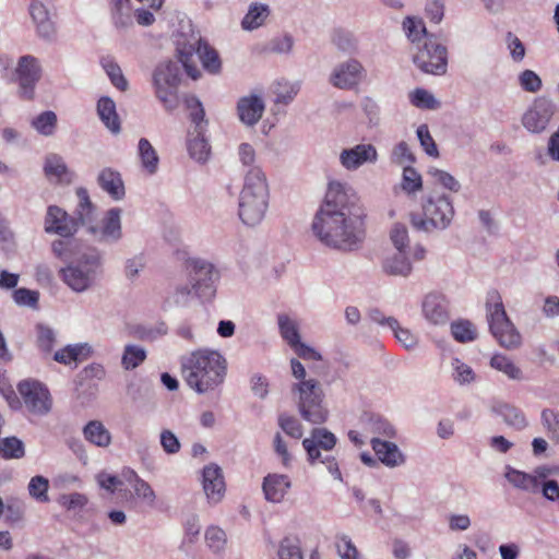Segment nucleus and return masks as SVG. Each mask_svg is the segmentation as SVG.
Wrapping results in <instances>:
<instances>
[{
  "label": "nucleus",
  "mask_w": 559,
  "mask_h": 559,
  "mask_svg": "<svg viewBox=\"0 0 559 559\" xmlns=\"http://www.w3.org/2000/svg\"><path fill=\"white\" fill-rule=\"evenodd\" d=\"M365 217L355 190L347 183L330 181L311 229L323 245L352 251L359 248L365 238Z\"/></svg>",
  "instance_id": "1"
},
{
  "label": "nucleus",
  "mask_w": 559,
  "mask_h": 559,
  "mask_svg": "<svg viewBox=\"0 0 559 559\" xmlns=\"http://www.w3.org/2000/svg\"><path fill=\"white\" fill-rule=\"evenodd\" d=\"M181 376L187 385L199 394L215 390L227 373V360L217 350L197 349L180 359Z\"/></svg>",
  "instance_id": "2"
},
{
  "label": "nucleus",
  "mask_w": 559,
  "mask_h": 559,
  "mask_svg": "<svg viewBox=\"0 0 559 559\" xmlns=\"http://www.w3.org/2000/svg\"><path fill=\"white\" fill-rule=\"evenodd\" d=\"M269 200L270 190L264 171L260 167L247 169L238 203L241 222L250 227L259 225L267 212Z\"/></svg>",
  "instance_id": "3"
},
{
  "label": "nucleus",
  "mask_w": 559,
  "mask_h": 559,
  "mask_svg": "<svg viewBox=\"0 0 559 559\" xmlns=\"http://www.w3.org/2000/svg\"><path fill=\"white\" fill-rule=\"evenodd\" d=\"M176 51L187 74L193 80H198L201 76V72L194 61L195 56L207 72L212 74L221 72L222 62L217 51L210 47L209 44L194 32H191L189 35L180 34L178 36L176 40Z\"/></svg>",
  "instance_id": "4"
},
{
  "label": "nucleus",
  "mask_w": 559,
  "mask_h": 559,
  "mask_svg": "<svg viewBox=\"0 0 559 559\" xmlns=\"http://www.w3.org/2000/svg\"><path fill=\"white\" fill-rule=\"evenodd\" d=\"M421 207L423 215L411 213V224L416 230L428 234L447 229L455 215L452 200L443 193L426 197Z\"/></svg>",
  "instance_id": "5"
},
{
  "label": "nucleus",
  "mask_w": 559,
  "mask_h": 559,
  "mask_svg": "<svg viewBox=\"0 0 559 559\" xmlns=\"http://www.w3.org/2000/svg\"><path fill=\"white\" fill-rule=\"evenodd\" d=\"M485 307L489 331L500 346L507 349L518 348L522 341L521 334L509 319L498 290L491 289L487 293Z\"/></svg>",
  "instance_id": "6"
},
{
  "label": "nucleus",
  "mask_w": 559,
  "mask_h": 559,
  "mask_svg": "<svg viewBox=\"0 0 559 559\" xmlns=\"http://www.w3.org/2000/svg\"><path fill=\"white\" fill-rule=\"evenodd\" d=\"M102 273V258L97 252L83 253L60 270L64 284L79 294L92 289Z\"/></svg>",
  "instance_id": "7"
},
{
  "label": "nucleus",
  "mask_w": 559,
  "mask_h": 559,
  "mask_svg": "<svg viewBox=\"0 0 559 559\" xmlns=\"http://www.w3.org/2000/svg\"><path fill=\"white\" fill-rule=\"evenodd\" d=\"M292 393L302 419L314 425L323 424L326 420L329 411L324 403L325 394L317 379L309 378L307 381H298L293 384Z\"/></svg>",
  "instance_id": "8"
},
{
  "label": "nucleus",
  "mask_w": 559,
  "mask_h": 559,
  "mask_svg": "<svg viewBox=\"0 0 559 559\" xmlns=\"http://www.w3.org/2000/svg\"><path fill=\"white\" fill-rule=\"evenodd\" d=\"M164 0H110V14L116 28L128 29L136 22L150 26L155 22L151 10H159Z\"/></svg>",
  "instance_id": "9"
},
{
  "label": "nucleus",
  "mask_w": 559,
  "mask_h": 559,
  "mask_svg": "<svg viewBox=\"0 0 559 559\" xmlns=\"http://www.w3.org/2000/svg\"><path fill=\"white\" fill-rule=\"evenodd\" d=\"M179 84L180 67L176 61L167 60L156 66L153 71L155 96L167 111H173L179 106Z\"/></svg>",
  "instance_id": "10"
},
{
  "label": "nucleus",
  "mask_w": 559,
  "mask_h": 559,
  "mask_svg": "<svg viewBox=\"0 0 559 559\" xmlns=\"http://www.w3.org/2000/svg\"><path fill=\"white\" fill-rule=\"evenodd\" d=\"M413 52L414 64L424 73L443 75L448 70L447 47L437 41L435 37H427Z\"/></svg>",
  "instance_id": "11"
},
{
  "label": "nucleus",
  "mask_w": 559,
  "mask_h": 559,
  "mask_svg": "<svg viewBox=\"0 0 559 559\" xmlns=\"http://www.w3.org/2000/svg\"><path fill=\"white\" fill-rule=\"evenodd\" d=\"M188 269L195 296L203 300L213 298L216 292L215 282L218 278L214 265L202 259H192L188 262Z\"/></svg>",
  "instance_id": "12"
},
{
  "label": "nucleus",
  "mask_w": 559,
  "mask_h": 559,
  "mask_svg": "<svg viewBox=\"0 0 559 559\" xmlns=\"http://www.w3.org/2000/svg\"><path fill=\"white\" fill-rule=\"evenodd\" d=\"M40 76L41 68L36 57L32 55L20 57L14 70V81L19 85V96L26 100L33 99Z\"/></svg>",
  "instance_id": "13"
},
{
  "label": "nucleus",
  "mask_w": 559,
  "mask_h": 559,
  "mask_svg": "<svg viewBox=\"0 0 559 559\" xmlns=\"http://www.w3.org/2000/svg\"><path fill=\"white\" fill-rule=\"evenodd\" d=\"M556 112L555 103L546 97H536L522 116V126L531 133L546 131Z\"/></svg>",
  "instance_id": "14"
},
{
  "label": "nucleus",
  "mask_w": 559,
  "mask_h": 559,
  "mask_svg": "<svg viewBox=\"0 0 559 559\" xmlns=\"http://www.w3.org/2000/svg\"><path fill=\"white\" fill-rule=\"evenodd\" d=\"M23 403L34 415L44 416L51 409V399L49 391L38 381L24 380L17 385Z\"/></svg>",
  "instance_id": "15"
},
{
  "label": "nucleus",
  "mask_w": 559,
  "mask_h": 559,
  "mask_svg": "<svg viewBox=\"0 0 559 559\" xmlns=\"http://www.w3.org/2000/svg\"><path fill=\"white\" fill-rule=\"evenodd\" d=\"M121 214V209L111 207L105 213L99 225H91L88 227V231L97 242L112 246L122 239Z\"/></svg>",
  "instance_id": "16"
},
{
  "label": "nucleus",
  "mask_w": 559,
  "mask_h": 559,
  "mask_svg": "<svg viewBox=\"0 0 559 559\" xmlns=\"http://www.w3.org/2000/svg\"><path fill=\"white\" fill-rule=\"evenodd\" d=\"M365 76V68L357 59L350 58L338 63L330 75V83L340 90H352Z\"/></svg>",
  "instance_id": "17"
},
{
  "label": "nucleus",
  "mask_w": 559,
  "mask_h": 559,
  "mask_svg": "<svg viewBox=\"0 0 559 559\" xmlns=\"http://www.w3.org/2000/svg\"><path fill=\"white\" fill-rule=\"evenodd\" d=\"M378 158L377 147L371 143H359L340 153V164L349 171H355L366 164L373 165Z\"/></svg>",
  "instance_id": "18"
},
{
  "label": "nucleus",
  "mask_w": 559,
  "mask_h": 559,
  "mask_svg": "<svg viewBox=\"0 0 559 559\" xmlns=\"http://www.w3.org/2000/svg\"><path fill=\"white\" fill-rule=\"evenodd\" d=\"M28 12L37 36L49 43L55 40L57 25L49 8L41 1L34 0L29 3Z\"/></svg>",
  "instance_id": "19"
},
{
  "label": "nucleus",
  "mask_w": 559,
  "mask_h": 559,
  "mask_svg": "<svg viewBox=\"0 0 559 559\" xmlns=\"http://www.w3.org/2000/svg\"><path fill=\"white\" fill-rule=\"evenodd\" d=\"M79 228V224L74 217L70 216L66 211L56 205H50L45 217V231L48 234H57L62 238L72 237Z\"/></svg>",
  "instance_id": "20"
},
{
  "label": "nucleus",
  "mask_w": 559,
  "mask_h": 559,
  "mask_svg": "<svg viewBox=\"0 0 559 559\" xmlns=\"http://www.w3.org/2000/svg\"><path fill=\"white\" fill-rule=\"evenodd\" d=\"M335 444L336 437L325 428H314L311 436L302 441L310 464H314L317 460L321 459V449L330 451Z\"/></svg>",
  "instance_id": "21"
},
{
  "label": "nucleus",
  "mask_w": 559,
  "mask_h": 559,
  "mask_svg": "<svg viewBox=\"0 0 559 559\" xmlns=\"http://www.w3.org/2000/svg\"><path fill=\"white\" fill-rule=\"evenodd\" d=\"M264 110L265 104L260 95L251 94L238 99V117L248 127L257 124L262 118Z\"/></svg>",
  "instance_id": "22"
},
{
  "label": "nucleus",
  "mask_w": 559,
  "mask_h": 559,
  "mask_svg": "<svg viewBox=\"0 0 559 559\" xmlns=\"http://www.w3.org/2000/svg\"><path fill=\"white\" fill-rule=\"evenodd\" d=\"M421 311L427 321L435 325L445 324L449 320L448 304L444 296L429 293L421 302Z\"/></svg>",
  "instance_id": "23"
},
{
  "label": "nucleus",
  "mask_w": 559,
  "mask_h": 559,
  "mask_svg": "<svg viewBox=\"0 0 559 559\" xmlns=\"http://www.w3.org/2000/svg\"><path fill=\"white\" fill-rule=\"evenodd\" d=\"M203 490L210 503H217L225 492V483L219 466L215 464L203 468L202 474Z\"/></svg>",
  "instance_id": "24"
},
{
  "label": "nucleus",
  "mask_w": 559,
  "mask_h": 559,
  "mask_svg": "<svg viewBox=\"0 0 559 559\" xmlns=\"http://www.w3.org/2000/svg\"><path fill=\"white\" fill-rule=\"evenodd\" d=\"M97 183L112 200L120 201L126 195L121 174L110 167L103 168L97 175Z\"/></svg>",
  "instance_id": "25"
},
{
  "label": "nucleus",
  "mask_w": 559,
  "mask_h": 559,
  "mask_svg": "<svg viewBox=\"0 0 559 559\" xmlns=\"http://www.w3.org/2000/svg\"><path fill=\"white\" fill-rule=\"evenodd\" d=\"M372 450L378 460L388 467H396L405 462V456L399 447L391 441H383L377 437L370 440Z\"/></svg>",
  "instance_id": "26"
},
{
  "label": "nucleus",
  "mask_w": 559,
  "mask_h": 559,
  "mask_svg": "<svg viewBox=\"0 0 559 559\" xmlns=\"http://www.w3.org/2000/svg\"><path fill=\"white\" fill-rule=\"evenodd\" d=\"M290 487L289 477L282 474H269L264 477L262 484L265 499L273 503L281 502Z\"/></svg>",
  "instance_id": "27"
},
{
  "label": "nucleus",
  "mask_w": 559,
  "mask_h": 559,
  "mask_svg": "<svg viewBox=\"0 0 559 559\" xmlns=\"http://www.w3.org/2000/svg\"><path fill=\"white\" fill-rule=\"evenodd\" d=\"M402 28L412 44V50L421 45L427 37H435L433 34L427 32L423 19L418 16H406L402 22Z\"/></svg>",
  "instance_id": "28"
},
{
  "label": "nucleus",
  "mask_w": 559,
  "mask_h": 559,
  "mask_svg": "<svg viewBox=\"0 0 559 559\" xmlns=\"http://www.w3.org/2000/svg\"><path fill=\"white\" fill-rule=\"evenodd\" d=\"M97 114L102 122L109 131L115 134L120 132V119L116 110V104L110 97L103 96L98 99Z\"/></svg>",
  "instance_id": "29"
},
{
  "label": "nucleus",
  "mask_w": 559,
  "mask_h": 559,
  "mask_svg": "<svg viewBox=\"0 0 559 559\" xmlns=\"http://www.w3.org/2000/svg\"><path fill=\"white\" fill-rule=\"evenodd\" d=\"M271 14L270 7L261 2H252L248 12L241 20V27L245 31H254L263 26Z\"/></svg>",
  "instance_id": "30"
},
{
  "label": "nucleus",
  "mask_w": 559,
  "mask_h": 559,
  "mask_svg": "<svg viewBox=\"0 0 559 559\" xmlns=\"http://www.w3.org/2000/svg\"><path fill=\"white\" fill-rule=\"evenodd\" d=\"M504 477L516 489L530 493L539 492L540 484L535 481V479L532 476V473H525L516 468H513L510 465H507Z\"/></svg>",
  "instance_id": "31"
},
{
  "label": "nucleus",
  "mask_w": 559,
  "mask_h": 559,
  "mask_svg": "<svg viewBox=\"0 0 559 559\" xmlns=\"http://www.w3.org/2000/svg\"><path fill=\"white\" fill-rule=\"evenodd\" d=\"M44 173L49 180L57 182L70 181L72 177V173L69 171L63 158L58 154L46 156Z\"/></svg>",
  "instance_id": "32"
},
{
  "label": "nucleus",
  "mask_w": 559,
  "mask_h": 559,
  "mask_svg": "<svg viewBox=\"0 0 559 559\" xmlns=\"http://www.w3.org/2000/svg\"><path fill=\"white\" fill-rule=\"evenodd\" d=\"M85 440L99 448H107L111 443L109 430L99 420H91L83 428Z\"/></svg>",
  "instance_id": "33"
},
{
  "label": "nucleus",
  "mask_w": 559,
  "mask_h": 559,
  "mask_svg": "<svg viewBox=\"0 0 559 559\" xmlns=\"http://www.w3.org/2000/svg\"><path fill=\"white\" fill-rule=\"evenodd\" d=\"M412 269L407 252L397 251L383 261V271L389 275L407 277Z\"/></svg>",
  "instance_id": "34"
},
{
  "label": "nucleus",
  "mask_w": 559,
  "mask_h": 559,
  "mask_svg": "<svg viewBox=\"0 0 559 559\" xmlns=\"http://www.w3.org/2000/svg\"><path fill=\"white\" fill-rule=\"evenodd\" d=\"M187 145L190 157L198 163H205L209 159L211 146L204 133L189 132Z\"/></svg>",
  "instance_id": "35"
},
{
  "label": "nucleus",
  "mask_w": 559,
  "mask_h": 559,
  "mask_svg": "<svg viewBox=\"0 0 559 559\" xmlns=\"http://www.w3.org/2000/svg\"><path fill=\"white\" fill-rule=\"evenodd\" d=\"M76 195L79 199V204L75 210V221L78 222L79 226H91L95 217V207L90 200L88 192L84 188H79L76 190Z\"/></svg>",
  "instance_id": "36"
},
{
  "label": "nucleus",
  "mask_w": 559,
  "mask_h": 559,
  "mask_svg": "<svg viewBox=\"0 0 559 559\" xmlns=\"http://www.w3.org/2000/svg\"><path fill=\"white\" fill-rule=\"evenodd\" d=\"M331 43L342 52L354 55L358 52V40L355 35L344 28H334L331 33Z\"/></svg>",
  "instance_id": "37"
},
{
  "label": "nucleus",
  "mask_w": 559,
  "mask_h": 559,
  "mask_svg": "<svg viewBox=\"0 0 559 559\" xmlns=\"http://www.w3.org/2000/svg\"><path fill=\"white\" fill-rule=\"evenodd\" d=\"M277 324L281 336L290 347L296 346L300 342L299 325L295 319L286 313H280L277 316Z\"/></svg>",
  "instance_id": "38"
},
{
  "label": "nucleus",
  "mask_w": 559,
  "mask_h": 559,
  "mask_svg": "<svg viewBox=\"0 0 559 559\" xmlns=\"http://www.w3.org/2000/svg\"><path fill=\"white\" fill-rule=\"evenodd\" d=\"M497 413L508 426L518 431L527 427L525 414L513 405L502 404L497 408Z\"/></svg>",
  "instance_id": "39"
},
{
  "label": "nucleus",
  "mask_w": 559,
  "mask_h": 559,
  "mask_svg": "<svg viewBox=\"0 0 559 559\" xmlns=\"http://www.w3.org/2000/svg\"><path fill=\"white\" fill-rule=\"evenodd\" d=\"M138 153L143 168L151 175L155 174L158 168V155L156 150L145 138H141L138 144Z\"/></svg>",
  "instance_id": "40"
},
{
  "label": "nucleus",
  "mask_w": 559,
  "mask_h": 559,
  "mask_svg": "<svg viewBox=\"0 0 559 559\" xmlns=\"http://www.w3.org/2000/svg\"><path fill=\"white\" fill-rule=\"evenodd\" d=\"M490 366L506 374L511 380H522L523 372L509 357L502 354H495L490 359Z\"/></svg>",
  "instance_id": "41"
},
{
  "label": "nucleus",
  "mask_w": 559,
  "mask_h": 559,
  "mask_svg": "<svg viewBox=\"0 0 559 559\" xmlns=\"http://www.w3.org/2000/svg\"><path fill=\"white\" fill-rule=\"evenodd\" d=\"M146 359V349L140 345L127 344L121 357V366L126 370H133Z\"/></svg>",
  "instance_id": "42"
},
{
  "label": "nucleus",
  "mask_w": 559,
  "mask_h": 559,
  "mask_svg": "<svg viewBox=\"0 0 559 559\" xmlns=\"http://www.w3.org/2000/svg\"><path fill=\"white\" fill-rule=\"evenodd\" d=\"M366 429L377 436H383L386 438H393L395 436V429L393 425L380 415L371 414L365 419Z\"/></svg>",
  "instance_id": "43"
},
{
  "label": "nucleus",
  "mask_w": 559,
  "mask_h": 559,
  "mask_svg": "<svg viewBox=\"0 0 559 559\" xmlns=\"http://www.w3.org/2000/svg\"><path fill=\"white\" fill-rule=\"evenodd\" d=\"M25 455V447L16 437H7L0 440V456L4 460L22 459Z\"/></svg>",
  "instance_id": "44"
},
{
  "label": "nucleus",
  "mask_w": 559,
  "mask_h": 559,
  "mask_svg": "<svg viewBox=\"0 0 559 559\" xmlns=\"http://www.w3.org/2000/svg\"><path fill=\"white\" fill-rule=\"evenodd\" d=\"M278 559H304L300 539L296 536H286L280 543Z\"/></svg>",
  "instance_id": "45"
},
{
  "label": "nucleus",
  "mask_w": 559,
  "mask_h": 559,
  "mask_svg": "<svg viewBox=\"0 0 559 559\" xmlns=\"http://www.w3.org/2000/svg\"><path fill=\"white\" fill-rule=\"evenodd\" d=\"M32 127L39 134L50 136L57 127V115L51 110L44 111L32 120Z\"/></svg>",
  "instance_id": "46"
},
{
  "label": "nucleus",
  "mask_w": 559,
  "mask_h": 559,
  "mask_svg": "<svg viewBox=\"0 0 559 559\" xmlns=\"http://www.w3.org/2000/svg\"><path fill=\"white\" fill-rule=\"evenodd\" d=\"M451 333L460 343L472 342L477 337L475 325L468 320H460L451 324Z\"/></svg>",
  "instance_id": "47"
},
{
  "label": "nucleus",
  "mask_w": 559,
  "mask_h": 559,
  "mask_svg": "<svg viewBox=\"0 0 559 559\" xmlns=\"http://www.w3.org/2000/svg\"><path fill=\"white\" fill-rule=\"evenodd\" d=\"M300 90L298 82H288L285 80L277 81L275 84L274 93L276 95L275 102L277 104H288L293 102Z\"/></svg>",
  "instance_id": "48"
},
{
  "label": "nucleus",
  "mask_w": 559,
  "mask_h": 559,
  "mask_svg": "<svg viewBox=\"0 0 559 559\" xmlns=\"http://www.w3.org/2000/svg\"><path fill=\"white\" fill-rule=\"evenodd\" d=\"M401 187L408 194L420 191L423 188L420 174L412 166H404Z\"/></svg>",
  "instance_id": "49"
},
{
  "label": "nucleus",
  "mask_w": 559,
  "mask_h": 559,
  "mask_svg": "<svg viewBox=\"0 0 559 559\" xmlns=\"http://www.w3.org/2000/svg\"><path fill=\"white\" fill-rule=\"evenodd\" d=\"M542 424L549 439L559 440V413L545 408L540 415Z\"/></svg>",
  "instance_id": "50"
},
{
  "label": "nucleus",
  "mask_w": 559,
  "mask_h": 559,
  "mask_svg": "<svg viewBox=\"0 0 559 559\" xmlns=\"http://www.w3.org/2000/svg\"><path fill=\"white\" fill-rule=\"evenodd\" d=\"M49 480L40 475L34 476L28 483V493L39 502H48Z\"/></svg>",
  "instance_id": "51"
},
{
  "label": "nucleus",
  "mask_w": 559,
  "mask_h": 559,
  "mask_svg": "<svg viewBox=\"0 0 559 559\" xmlns=\"http://www.w3.org/2000/svg\"><path fill=\"white\" fill-rule=\"evenodd\" d=\"M103 68L115 87L122 92L128 90V81L124 78L121 68L115 61L104 60Z\"/></svg>",
  "instance_id": "52"
},
{
  "label": "nucleus",
  "mask_w": 559,
  "mask_h": 559,
  "mask_svg": "<svg viewBox=\"0 0 559 559\" xmlns=\"http://www.w3.org/2000/svg\"><path fill=\"white\" fill-rule=\"evenodd\" d=\"M205 542L213 552H222L227 543L226 533L217 526H211L205 531Z\"/></svg>",
  "instance_id": "53"
},
{
  "label": "nucleus",
  "mask_w": 559,
  "mask_h": 559,
  "mask_svg": "<svg viewBox=\"0 0 559 559\" xmlns=\"http://www.w3.org/2000/svg\"><path fill=\"white\" fill-rule=\"evenodd\" d=\"M411 103L421 109H436L439 106L433 95L424 88H416L411 93Z\"/></svg>",
  "instance_id": "54"
},
{
  "label": "nucleus",
  "mask_w": 559,
  "mask_h": 559,
  "mask_svg": "<svg viewBox=\"0 0 559 559\" xmlns=\"http://www.w3.org/2000/svg\"><path fill=\"white\" fill-rule=\"evenodd\" d=\"M428 174L433 177L435 180L444 189H448L454 193H457L461 190L460 181L455 179L450 173L438 168H430Z\"/></svg>",
  "instance_id": "55"
},
{
  "label": "nucleus",
  "mask_w": 559,
  "mask_h": 559,
  "mask_svg": "<svg viewBox=\"0 0 559 559\" xmlns=\"http://www.w3.org/2000/svg\"><path fill=\"white\" fill-rule=\"evenodd\" d=\"M390 238L395 247V249L400 252H407L409 238H408V231L405 225L403 224H394V226L391 229Z\"/></svg>",
  "instance_id": "56"
},
{
  "label": "nucleus",
  "mask_w": 559,
  "mask_h": 559,
  "mask_svg": "<svg viewBox=\"0 0 559 559\" xmlns=\"http://www.w3.org/2000/svg\"><path fill=\"white\" fill-rule=\"evenodd\" d=\"M519 84L528 93H537L543 86L542 79L533 70L522 71L519 75Z\"/></svg>",
  "instance_id": "57"
},
{
  "label": "nucleus",
  "mask_w": 559,
  "mask_h": 559,
  "mask_svg": "<svg viewBox=\"0 0 559 559\" xmlns=\"http://www.w3.org/2000/svg\"><path fill=\"white\" fill-rule=\"evenodd\" d=\"M506 45L514 62H521L524 59L526 55L525 46L514 33H507Z\"/></svg>",
  "instance_id": "58"
},
{
  "label": "nucleus",
  "mask_w": 559,
  "mask_h": 559,
  "mask_svg": "<svg viewBox=\"0 0 559 559\" xmlns=\"http://www.w3.org/2000/svg\"><path fill=\"white\" fill-rule=\"evenodd\" d=\"M416 133H417V138L419 140V143H420L421 147L424 148V151L426 152V154H428L429 156H432V157H438L439 151H438L435 140L432 139V136L429 132L428 126L420 124L417 128Z\"/></svg>",
  "instance_id": "59"
},
{
  "label": "nucleus",
  "mask_w": 559,
  "mask_h": 559,
  "mask_svg": "<svg viewBox=\"0 0 559 559\" xmlns=\"http://www.w3.org/2000/svg\"><path fill=\"white\" fill-rule=\"evenodd\" d=\"M15 248L14 233L10 228L8 221L0 217V252L9 253Z\"/></svg>",
  "instance_id": "60"
},
{
  "label": "nucleus",
  "mask_w": 559,
  "mask_h": 559,
  "mask_svg": "<svg viewBox=\"0 0 559 559\" xmlns=\"http://www.w3.org/2000/svg\"><path fill=\"white\" fill-rule=\"evenodd\" d=\"M391 160L396 165L413 164L415 163V156L411 152L408 144L405 141H401L392 148Z\"/></svg>",
  "instance_id": "61"
},
{
  "label": "nucleus",
  "mask_w": 559,
  "mask_h": 559,
  "mask_svg": "<svg viewBox=\"0 0 559 559\" xmlns=\"http://www.w3.org/2000/svg\"><path fill=\"white\" fill-rule=\"evenodd\" d=\"M56 335L52 329L39 324L37 326V346L45 354H49L52 350Z\"/></svg>",
  "instance_id": "62"
},
{
  "label": "nucleus",
  "mask_w": 559,
  "mask_h": 559,
  "mask_svg": "<svg viewBox=\"0 0 559 559\" xmlns=\"http://www.w3.org/2000/svg\"><path fill=\"white\" fill-rule=\"evenodd\" d=\"M335 546L341 559H359V552L348 536H337Z\"/></svg>",
  "instance_id": "63"
},
{
  "label": "nucleus",
  "mask_w": 559,
  "mask_h": 559,
  "mask_svg": "<svg viewBox=\"0 0 559 559\" xmlns=\"http://www.w3.org/2000/svg\"><path fill=\"white\" fill-rule=\"evenodd\" d=\"M58 502L61 507H63L68 511H74V510L83 509L87 504L88 499L83 493L72 492L69 495L60 496Z\"/></svg>",
  "instance_id": "64"
}]
</instances>
